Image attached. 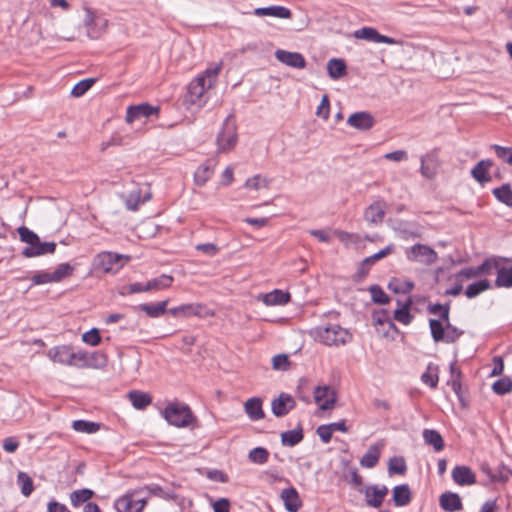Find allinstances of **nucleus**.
<instances>
[{
	"label": "nucleus",
	"mask_w": 512,
	"mask_h": 512,
	"mask_svg": "<svg viewBox=\"0 0 512 512\" xmlns=\"http://www.w3.org/2000/svg\"><path fill=\"white\" fill-rule=\"evenodd\" d=\"M128 398L136 409H144L152 401V398L148 393L138 390L130 391L128 393Z\"/></svg>",
	"instance_id": "obj_35"
},
{
	"label": "nucleus",
	"mask_w": 512,
	"mask_h": 512,
	"mask_svg": "<svg viewBox=\"0 0 512 512\" xmlns=\"http://www.w3.org/2000/svg\"><path fill=\"white\" fill-rule=\"evenodd\" d=\"M497 277L495 280L496 287L511 288L512 287V266H500L496 268Z\"/></svg>",
	"instance_id": "obj_31"
},
{
	"label": "nucleus",
	"mask_w": 512,
	"mask_h": 512,
	"mask_svg": "<svg viewBox=\"0 0 512 512\" xmlns=\"http://www.w3.org/2000/svg\"><path fill=\"white\" fill-rule=\"evenodd\" d=\"M421 380L423 383L428 385L431 388H436L438 384V374H437V367H433L431 364L428 365L427 371L422 374Z\"/></svg>",
	"instance_id": "obj_46"
},
{
	"label": "nucleus",
	"mask_w": 512,
	"mask_h": 512,
	"mask_svg": "<svg viewBox=\"0 0 512 512\" xmlns=\"http://www.w3.org/2000/svg\"><path fill=\"white\" fill-rule=\"evenodd\" d=\"M127 260H129V256L104 251L95 256L92 265L95 271L115 274L124 266Z\"/></svg>",
	"instance_id": "obj_4"
},
{
	"label": "nucleus",
	"mask_w": 512,
	"mask_h": 512,
	"mask_svg": "<svg viewBox=\"0 0 512 512\" xmlns=\"http://www.w3.org/2000/svg\"><path fill=\"white\" fill-rule=\"evenodd\" d=\"M445 328H446V331H445L444 342H446V343H454L464 333L462 330L453 326L450 323V320L445 323Z\"/></svg>",
	"instance_id": "obj_55"
},
{
	"label": "nucleus",
	"mask_w": 512,
	"mask_h": 512,
	"mask_svg": "<svg viewBox=\"0 0 512 512\" xmlns=\"http://www.w3.org/2000/svg\"><path fill=\"white\" fill-rule=\"evenodd\" d=\"M440 506L447 512H455L462 509V501L458 494L453 492H445L440 496Z\"/></svg>",
	"instance_id": "obj_25"
},
{
	"label": "nucleus",
	"mask_w": 512,
	"mask_h": 512,
	"mask_svg": "<svg viewBox=\"0 0 512 512\" xmlns=\"http://www.w3.org/2000/svg\"><path fill=\"white\" fill-rule=\"evenodd\" d=\"M315 338L326 346H340L352 341L349 330L338 324L319 326L314 331Z\"/></svg>",
	"instance_id": "obj_2"
},
{
	"label": "nucleus",
	"mask_w": 512,
	"mask_h": 512,
	"mask_svg": "<svg viewBox=\"0 0 512 512\" xmlns=\"http://www.w3.org/2000/svg\"><path fill=\"white\" fill-rule=\"evenodd\" d=\"M499 259L497 258H488L481 265L477 266L479 275H489L493 270L498 268Z\"/></svg>",
	"instance_id": "obj_57"
},
{
	"label": "nucleus",
	"mask_w": 512,
	"mask_h": 512,
	"mask_svg": "<svg viewBox=\"0 0 512 512\" xmlns=\"http://www.w3.org/2000/svg\"><path fill=\"white\" fill-rule=\"evenodd\" d=\"M272 366L275 370H286L289 366L288 357L285 354H278L272 358Z\"/></svg>",
	"instance_id": "obj_64"
},
{
	"label": "nucleus",
	"mask_w": 512,
	"mask_h": 512,
	"mask_svg": "<svg viewBox=\"0 0 512 512\" xmlns=\"http://www.w3.org/2000/svg\"><path fill=\"white\" fill-rule=\"evenodd\" d=\"M146 505L145 498L137 497V492L127 493L115 501L117 512H142Z\"/></svg>",
	"instance_id": "obj_8"
},
{
	"label": "nucleus",
	"mask_w": 512,
	"mask_h": 512,
	"mask_svg": "<svg viewBox=\"0 0 512 512\" xmlns=\"http://www.w3.org/2000/svg\"><path fill=\"white\" fill-rule=\"evenodd\" d=\"M406 463L402 457H393L389 460V473L404 474L406 472Z\"/></svg>",
	"instance_id": "obj_54"
},
{
	"label": "nucleus",
	"mask_w": 512,
	"mask_h": 512,
	"mask_svg": "<svg viewBox=\"0 0 512 512\" xmlns=\"http://www.w3.org/2000/svg\"><path fill=\"white\" fill-rule=\"evenodd\" d=\"M48 357L54 362L66 366L84 367L86 366V353L82 351L74 352L68 345H61L51 348L48 351Z\"/></svg>",
	"instance_id": "obj_3"
},
{
	"label": "nucleus",
	"mask_w": 512,
	"mask_h": 512,
	"mask_svg": "<svg viewBox=\"0 0 512 512\" xmlns=\"http://www.w3.org/2000/svg\"><path fill=\"white\" fill-rule=\"evenodd\" d=\"M389 288L395 293L406 294L411 292V290L414 288V283L409 280H393L389 283Z\"/></svg>",
	"instance_id": "obj_51"
},
{
	"label": "nucleus",
	"mask_w": 512,
	"mask_h": 512,
	"mask_svg": "<svg viewBox=\"0 0 512 512\" xmlns=\"http://www.w3.org/2000/svg\"><path fill=\"white\" fill-rule=\"evenodd\" d=\"M280 498L282 499L286 510L289 512H297L302 506L299 494L294 487L283 489L280 494Z\"/></svg>",
	"instance_id": "obj_23"
},
{
	"label": "nucleus",
	"mask_w": 512,
	"mask_h": 512,
	"mask_svg": "<svg viewBox=\"0 0 512 512\" xmlns=\"http://www.w3.org/2000/svg\"><path fill=\"white\" fill-rule=\"evenodd\" d=\"M169 300H164L155 304H140L139 309L151 318H159L164 315L167 310Z\"/></svg>",
	"instance_id": "obj_33"
},
{
	"label": "nucleus",
	"mask_w": 512,
	"mask_h": 512,
	"mask_svg": "<svg viewBox=\"0 0 512 512\" xmlns=\"http://www.w3.org/2000/svg\"><path fill=\"white\" fill-rule=\"evenodd\" d=\"M214 163L211 160L206 161L200 165L194 174L195 183L198 186H203L213 175Z\"/></svg>",
	"instance_id": "obj_29"
},
{
	"label": "nucleus",
	"mask_w": 512,
	"mask_h": 512,
	"mask_svg": "<svg viewBox=\"0 0 512 512\" xmlns=\"http://www.w3.org/2000/svg\"><path fill=\"white\" fill-rule=\"evenodd\" d=\"M269 452L263 447H256L249 452L248 458L256 464H264L268 461Z\"/></svg>",
	"instance_id": "obj_47"
},
{
	"label": "nucleus",
	"mask_w": 512,
	"mask_h": 512,
	"mask_svg": "<svg viewBox=\"0 0 512 512\" xmlns=\"http://www.w3.org/2000/svg\"><path fill=\"white\" fill-rule=\"evenodd\" d=\"M358 491L365 495L368 506L378 508L382 505L383 500L388 493V488L384 485L381 487L377 485H370L366 488H359Z\"/></svg>",
	"instance_id": "obj_11"
},
{
	"label": "nucleus",
	"mask_w": 512,
	"mask_h": 512,
	"mask_svg": "<svg viewBox=\"0 0 512 512\" xmlns=\"http://www.w3.org/2000/svg\"><path fill=\"white\" fill-rule=\"evenodd\" d=\"M85 18L83 23L87 30V36L90 39H98L106 31L108 20L102 16L97 15L89 8L85 9Z\"/></svg>",
	"instance_id": "obj_7"
},
{
	"label": "nucleus",
	"mask_w": 512,
	"mask_h": 512,
	"mask_svg": "<svg viewBox=\"0 0 512 512\" xmlns=\"http://www.w3.org/2000/svg\"><path fill=\"white\" fill-rule=\"evenodd\" d=\"M17 231L21 241L25 242L28 246H32L39 239V236L35 232L25 226L19 227Z\"/></svg>",
	"instance_id": "obj_53"
},
{
	"label": "nucleus",
	"mask_w": 512,
	"mask_h": 512,
	"mask_svg": "<svg viewBox=\"0 0 512 512\" xmlns=\"http://www.w3.org/2000/svg\"><path fill=\"white\" fill-rule=\"evenodd\" d=\"M491 287L490 281L483 279L470 284L465 291L468 298H474Z\"/></svg>",
	"instance_id": "obj_42"
},
{
	"label": "nucleus",
	"mask_w": 512,
	"mask_h": 512,
	"mask_svg": "<svg viewBox=\"0 0 512 512\" xmlns=\"http://www.w3.org/2000/svg\"><path fill=\"white\" fill-rule=\"evenodd\" d=\"M253 13L258 17L272 16L282 19H289L292 16L290 9L279 5L256 8Z\"/></svg>",
	"instance_id": "obj_24"
},
{
	"label": "nucleus",
	"mask_w": 512,
	"mask_h": 512,
	"mask_svg": "<svg viewBox=\"0 0 512 512\" xmlns=\"http://www.w3.org/2000/svg\"><path fill=\"white\" fill-rule=\"evenodd\" d=\"M290 294L279 289L262 295V301L268 306L284 305L290 301Z\"/></svg>",
	"instance_id": "obj_28"
},
{
	"label": "nucleus",
	"mask_w": 512,
	"mask_h": 512,
	"mask_svg": "<svg viewBox=\"0 0 512 512\" xmlns=\"http://www.w3.org/2000/svg\"><path fill=\"white\" fill-rule=\"evenodd\" d=\"M353 36L357 39H363L374 43H386V44H396L397 41L394 38L381 35L375 28L372 27H363L356 30L353 33Z\"/></svg>",
	"instance_id": "obj_13"
},
{
	"label": "nucleus",
	"mask_w": 512,
	"mask_h": 512,
	"mask_svg": "<svg viewBox=\"0 0 512 512\" xmlns=\"http://www.w3.org/2000/svg\"><path fill=\"white\" fill-rule=\"evenodd\" d=\"M55 249V242H41L39 238L32 246L25 247L22 251V255L26 258H32L45 254H52L55 252Z\"/></svg>",
	"instance_id": "obj_20"
},
{
	"label": "nucleus",
	"mask_w": 512,
	"mask_h": 512,
	"mask_svg": "<svg viewBox=\"0 0 512 512\" xmlns=\"http://www.w3.org/2000/svg\"><path fill=\"white\" fill-rule=\"evenodd\" d=\"M82 340L86 344H89L91 346H97L101 341L99 330L96 328H93V329L85 332L82 335Z\"/></svg>",
	"instance_id": "obj_60"
},
{
	"label": "nucleus",
	"mask_w": 512,
	"mask_h": 512,
	"mask_svg": "<svg viewBox=\"0 0 512 512\" xmlns=\"http://www.w3.org/2000/svg\"><path fill=\"white\" fill-rule=\"evenodd\" d=\"M493 166V161L484 159L479 161L471 170L472 177L479 183H486L491 180L488 174L489 169Z\"/></svg>",
	"instance_id": "obj_26"
},
{
	"label": "nucleus",
	"mask_w": 512,
	"mask_h": 512,
	"mask_svg": "<svg viewBox=\"0 0 512 512\" xmlns=\"http://www.w3.org/2000/svg\"><path fill=\"white\" fill-rule=\"evenodd\" d=\"M346 63L343 59L332 58L327 63V71L330 78L338 80L346 75Z\"/></svg>",
	"instance_id": "obj_30"
},
{
	"label": "nucleus",
	"mask_w": 512,
	"mask_h": 512,
	"mask_svg": "<svg viewBox=\"0 0 512 512\" xmlns=\"http://www.w3.org/2000/svg\"><path fill=\"white\" fill-rule=\"evenodd\" d=\"M393 248H394L393 245H388L385 248H383L382 250H380L379 252H377L369 257H366L362 262V266H369V265L374 264L378 260L391 254L393 251Z\"/></svg>",
	"instance_id": "obj_56"
},
{
	"label": "nucleus",
	"mask_w": 512,
	"mask_h": 512,
	"mask_svg": "<svg viewBox=\"0 0 512 512\" xmlns=\"http://www.w3.org/2000/svg\"><path fill=\"white\" fill-rule=\"evenodd\" d=\"M173 277L167 274H162L157 278L147 281L148 291H159L171 286Z\"/></svg>",
	"instance_id": "obj_37"
},
{
	"label": "nucleus",
	"mask_w": 512,
	"mask_h": 512,
	"mask_svg": "<svg viewBox=\"0 0 512 512\" xmlns=\"http://www.w3.org/2000/svg\"><path fill=\"white\" fill-rule=\"evenodd\" d=\"M72 428L80 433L92 434L100 429V425L91 421L75 420L72 423Z\"/></svg>",
	"instance_id": "obj_41"
},
{
	"label": "nucleus",
	"mask_w": 512,
	"mask_h": 512,
	"mask_svg": "<svg viewBox=\"0 0 512 512\" xmlns=\"http://www.w3.org/2000/svg\"><path fill=\"white\" fill-rule=\"evenodd\" d=\"M387 204L383 200H377L369 205L364 211V219L374 225H379L383 222L386 214Z\"/></svg>",
	"instance_id": "obj_12"
},
{
	"label": "nucleus",
	"mask_w": 512,
	"mask_h": 512,
	"mask_svg": "<svg viewBox=\"0 0 512 512\" xmlns=\"http://www.w3.org/2000/svg\"><path fill=\"white\" fill-rule=\"evenodd\" d=\"M303 439L302 429H293L285 431L281 434V442L284 446H295Z\"/></svg>",
	"instance_id": "obj_39"
},
{
	"label": "nucleus",
	"mask_w": 512,
	"mask_h": 512,
	"mask_svg": "<svg viewBox=\"0 0 512 512\" xmlns=\"http://www.w3.org/2000/svg\"><path fill=\"white\" fill-rule=\"evenodd\" d=\"M95 83L94 78H87L78 82L71 90V95L74 97L83 96Z\"/></svg>",
	"instance_id": "obj_49"
},
{
	"label": "nucleus",
	"mask_w": 512,
	"mask_h": 512,
	"mask_svg": "<svg viewBox=\"0 0 512 512\" xmlns=\"http://www.w3.org/2000/svg\"><path fill=\"white\" fill-rule=\"evenodd\" d=\"M491 149L494 150L496 156L501 159L503 162L512 166V146L511 147H503L497 144H493Z\"/></svg>",
	"instance_id": "obj_50"
},
{
	"label": "nucleus",
	"mask_w": 512,
	"mask_h": 512,
	"mask_svg": "<svg viewBox=\"0 0 512 512\" xmlns=\"http://www.w3.org/2000/svg\"><path fill=\"white\" fill-rule=\"evenodd\" d=\"M374 117L365 111L351 114L347 119V124L357 130L366 131L373 127Z\"/></svg>",
	"instance_id": "obj_17"
},
{
	"label": "nucleus",
	"mask_w": 512,
	"mask_h": 512,
	"mask_svg": "<svg viewBox=\"0 0 512 512\" xmlns=\"http://www.w3.org/2000/svg\"><path fill=\"white\" fill-rule=\"evenodd\" d=\"M429 327L432 339L435 342H444L446 331L445 323L437 319H430Z\"/></svg>",
	"instance_id": "obj_40"
},
{
	"label": "nucleus",
	"mask_w": 512,
	"mask_h": 512,
	"mask_svg": "<svg viewBox=\"0 0 512 512\" xmlns=\"http://www.w3.org/2000/svg\"><path fill=\"white\" fill-rule=\"evenodd\" d=\"M453 481L460 486H469L476 483V475L468 466H456L452 470Z\"/></svg>",
	"instance_id": "obj_22"
},
{
	"label": "nucleus",
	"mask_w": 512,
	"mask_h": 512,
	"mask_svg": "<svg viewBox=\"0 0 512 512\" xmlns=\"http://www.w3.org/2000/svg\"><path fill=\"white\" fill-rule=\"evenodd\" d=\"M221 68V63L213 64L189 84L188 96L191 104L202 106L205 103L203 96L216 84Z\"/></svg>",
	"instance_id": "obj_1"
},
{
	"label": "nucleus",
	"mask_w": 512,
	"mask_h": 512,
	"mask_svg": "<svg viewBox=\"0 0 512 512\" xmlns=\"http://www.w3.org/2000/svg\"><path fill=\"white\" fill-rule=\"evenodd\" d=\"M17 482L21 487V493L28 497L34 490L33 481L31 477L25 472H19Z\"/></svg>",
	"instance_id": "obj_44"
},
{
	"label": "nucleus",
	"mask_w": 512,
	"mask_h": 512,
	"mask_svg": "<svg viewBox=\"0 0 512 512\" xmlns=\"http://www.w3.org/2000/svg\"><path fill=\"white\" fill-rule=\"evenodd\" d=\"M384 447L383 441H378L371 445L366 453L360 459V465L364 468H373L375 467L380 459L381 451Z\"/></svg>",
	"instance_id": "obj_21"
},
{
	"label": "nucleus",
	"mask_w": 512,
	"mask_h": 512,
	"mask_svg": "<svg viewBox=\"0 0 512 512\" xmlns=\"http://www.w3.org/2000/svg\"><path fill=\"white\" fill-rule=\"evenodd\" d=\"M439 166L440 161L438 151L436 149H433L420 157V173L426 179H434Z\"/></svg>",
	"instance_id": "obj_9"
},
{
	"label": "nucleus",
	"mask_w": 512,
	"mask_h": 512,
	"mask_svg": "<svg viewBox=\"0 0 512 512\" xmlns=\"http://www.w3.org/2000/svg\"><path fill=\"white\" fill-rule=\"evenodd\" d=\"M244 410L252 421H258L264 418L262 409V400L257 397L248 399L244 404Z\"/></svg>",
	"instance_id": "obj_27"
},
{
	"label": "nucleus",
	"mask_w": 512,
	"mask_h": 512,
	"mask_svg": "<svg viewBox=\"0 0 512 512\" xmlns=\"http://www.w3.org/2000/svg\"><path fill=\"white\" fill-rule=\"evenodd\" d=\"M493 194L500 202L512 207V190L508 184L495 188Z\"/></svg>",
	"instance_id": "obj_43"
},
{
	"label": "nucleus",
	"mask_w": 512,
	"mask_h": 512,
	"mask_svg": "<svg viewBox=\"0 0 512 512\" xmlns=\"http://www.w3.org/2000/svg\"><path fill=\"white\" fill-rule=\"evenodd\" d=\"M237 128L236 123L232 115H229L219 132L216 142L218 146V152H228L232 150L237 144Z\"/></svg>",
	"instance_id": "obj_6"
},
{
	"label": "nucleus",
	"mask_w": 512,
	"mask_h": 512,
	"mask_svg": "<svg viewBox=\"0 0 512 512\" xmlns=\"http://www.w3.org/2000/svg\"><path fill=\"white\" fill-rule=\"evenodd\" d=\"M245 187L251 188L254 190H259L261 188L268 187V180L266 178H262L260 175H256L246 180Z\"/></svg>",
	"instance_id": "obj_59"
},
{
	"label": "nucleus",
	"mask_w": 512,
	"mask_h": 512,
	"mask_svg": "<svg viewBox=\"0 0 512 512\" xmlns=\"http://www.w3.org/2000/svg\"><path fill=\"white\" fill-rule=\"evenodd\" d=\"M167 422L176 427H187L194 420V416L187 405L170 403L162 412Z\"/></svg>",
	"instance_id": "obj_5"
},
{
	"label": "nucleus",
	"mask_w": 512,
	"mask_h": 512,
	"mask_svg": "<svg viewBox=\"0 0 512 512\" xmlns=\"http://www.w3.org/2000/svg\"><path fill=\"white\" fill-rule=\"evenodd\" d=\"M411 498V491L407 484L397 485L393 488V501L396 506L409 504Z\"/></svg>",
	"instance_id": "obj_32"
},
{
	"label": "nucleus",
	"mask_w": 512,
	"mask_h": 512,
	"mask_svg": "<svg viewBox=\"0 0 512 512\" xmlns=\"http://www.w3.org/2000/svg\"><path fill=\"white\" fill-rule=\"evenodd\" d=\"M295 406L294 398L286 393H281L271 403V409L276 417H282L289 413Z\"/></svg>",
	"instance_id": "obj_16"
},
{
	"label": "nucleus",
	"mask_w": 512,
	"mask_h": 512,
	"mask_svg": "<svg viewBox=\"0 0 512 512\" xmlns=\"http://www.w3.org/2000/svg\"><path fill=\"white\" fill-rule=\"evenodd\" d=\"M409 258L418 262L431 264L436 261L437 254L427 245L416 244L411 248Z\"/></svg>",
	"instance_id": "obj_19"
},
{
	"label": "nucleus",
	"mask_w": 512,
	"mask_h": 512,
	"mask_svg": "<svg viewBox=\"0 0 512 512\" xmlns=\"http://www.w3.org/2000/svg\"><path fill=\"white\" fill-rule=\"evenodd\" d=\"M372 299L375 303L386 304L389 301L388 295L378 286H373L370 289Z\"/></svg>",
	"instance_id": "obj_62"
},
{
	"label": "nucleus",
	"mask_w": 512,
	"mask_h": 512,
	"mask_svg": "<svg viewBox=\"0 0 512 512\" xmlns=\"http://www.w3.org/2000/svg\"><path fill=\"white\" fill-rule=\"evenodd\" d=\"M159 107L152 106L148 103L129 106L126 112V122L132 124L133 122L141 119L149 118L152 115H158Z\"/></svg>",
	"instance_id": "obj_10"
},
{
	"label": "nucleus",
	"mask_w": 512,
	"mask_h": 512,
	"mask_svg": "<svg viewBox=\"0 0 512 512\" xmlns=\"http://www.w3.org/2000/svg\"><path fill=\"white\" fill-rule=\"evenodd\" d=\"M398 308L394 311V319L398 322L408 325L411 323L413 316L410 314V306L411 301L408 300L404 304H401V302L398 300Z\"/></svg>",
	"instance_id": "obj_36"
},
{
	"label": "nucleus",
	"mask_w": 512,
	"mask_h": 512,
	"mask_svg": "<svg viewBox=\"0 0 512 512\" xmlns=\"http://www.w3.org/2000/svg\"><path fill=\"white\" fill-rule=\"evenodd\" d=\"M141 292H148L147 283L137 282V283H131L129 285H126V286L122 287L120 294L125 296V295H130V294H135V293H141Z\"/></svg>",
	"instance_id": "obj_58"
},
{
	"label": "nucleus",
	"mask_w": 512,
	"mask_h": 512,
	"mask_svg": "<svg viewBox=\"0 0 512 512\" xmlns=\"http://www.w3.org/2000/svg\"><path fill=\"white\" fill-rule=\"evenodd\" d=\"M168 312L170 314H172L173 316H179V315L192 316V315H194V316L206 317V316L213 315V313H211L206 308V306H204L202 304L181 305L179 307L169 309Z\"/></svg>",
	"instance_id": "obj_15"
},
{
	"label": "nucleus",
	"mask_w": 512,
	"mask_h": 512,
	"mask_svg": "<svg viewBox=\"0 0 512 512\" xmlns=\"http://www.w3.org/2000/svg\"><path fill=\"white\" fill-rule=\"evenodd\" d=\"M314 400L321 410H329L334 406L335 395L328 386H318L314 390Z\"/></svg>",
	"instance_id": "obj_18"
},
{
	"label": "nucleus",
	"mask_w": 512,
	"mask_h": 512,
	"mask_svg": "<svg viewBox=\"0 0 512 512\" xmlns=\"http://www.w3.org/2000/svg\"><path fill=\"white\" fill-rule=\"evenodd\" d=\"M492 389L496 394L504 395L512 390V380L508 377H503L493 384Z\"/></svg>",
	"instance_id": "obj_52"
},
{
	"label": "nucleus",
	"mask_w": 512,
	"mask_h": 512,
	"mask_svg": "<svg viewBox=\"0 0 512 512\" xmlns=\"http://www.w3.org/2000/svg\"><path fill=\"white\" fill-rule=\"evenodd\" d=\"M330 103L328 95H323L319 106L317 107L316 115L322 117L324 120L329 118Z\"/></svg>",
	"instance_id": "obj_61"
},
{
	"label": "nucleus",
	"mask_w": 512,
	"mask_h": 512,
	"mask_svg": "<svg viewBox=\"0 0 512 512\" xmlns=\"http://www.w3.org/2000/svg\"><path fill=\"white\" fill-rule=\"evenodd\" d=\"M73 270L74 268L68 263H62L58 265L55 271L51 273L54 282H60L63 279L69 277Z\"/></svg>",
	"instance_id": "obj_48"
},
{
	"label": "nucleus",
	"mask_w": 512,
	"mask_h": 512,
	"mask_svg": "<svg viewBox=\"0 0 512 512\" xmlns=\"http://www.w3.org/2000/svg\"><path fill=\"white\" fill-rule=\"evenodd\" d=\"M428 312L440 317V321L446 323L449 321L450 307L449 304H430L428 305Z\"/></svg>",
	"instance_id": "obj_45"
},
{
	"label": "nucleus",
	"mask_w": 512,
	"mask_h": 512,
	"mask_svg": "<svg viewBox=\"0 0 512 512\" xmlns=\"http://www.w3.org/2000/svg\"><path fill=\"white\" fill-rule=\"evenodd\" d=\"M479 276L477 267H466L456 274V279L461 282L462 279H473Z\"/></svg>",
	"instance_id": "obj_63"
},
{
	"label": "nucleus",
	"mask_w": 512,
	"mask_h": 512,
	"mask_svg": "<svg viewBox=\"0 0 512 512\" xmlns=\"http://www.w3.org/2000/svg\"><path fill=\"white\" fill-rule=\"evenodd\" d=\"M275 58L290 67L303 69L306 67V60L302 54L298 52H290L282 49H278L275 52Z\"/></svg>",
	"instance_id": "obj_14"
},
{
	"label": "nucleus",
	"mask_w": 512,
	"mask_h": 512,
	"mask_svg": "<svg viewBox=\"0 0 512 512\" xmlns=\"http://www.w3.org/2000/svg\"><path fill=\"white\" fill-rule=\"evenodd\" d=\"M94 496V491L88 488L75 490L70 494V501L74 507H78L88 501Z\"/></svg>",
	"instance_id": "obj_38"
},
{
	"label": "nucleus",
	"mask_w": 512,
	"mask_h": 512,
	"mask_svg": "<svg viewBox=\"0 0 512 512\" xmlns=\"http://www.w3.org/2000/svg\"><path fill=\"white\" fill-rule=\"evenodd\" d=\"M425 444L432 446L435 451H441L444 448V440L441 434L434 429H424L422 433Z\"/></svg>",
	"instance_id": "obj_34"
}]
</instances>
